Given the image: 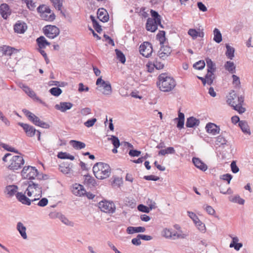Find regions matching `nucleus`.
Returning <instances> with one entry per match:
<instances>
[{"label": "nucleus", "instance_id": "393cba45", "mask_svg": "<svg viewBox=\"0 0 253 253\" xmlns=\"http://www.w3.org/2000/svg\"><path fill=\"white\" fill-rule=\"evenodd\" d=\"M72 192L74 195L76 196H82L85 195V190L83 185L81 184H75L73 186Z\"/></svg>", "mask_w": 253, "mask_h": 253}, {"label": "nucleus", "instance_id": "7ed1b4c3", "mask_svg": "<svg viewBox=\"0 0 253 253\" xmlns=\"http://www.w3.org/2000/svg\"><path fill=\"white\" fill-rule=\"evenodd\" d=\"M93 172L96 178L103 179L108 177L111 174V168L109 165L102 163H97L93 167Z\"/></svg>", "mask_w": 253, "mask_h": 253}, {"label": "nucleus", "instance_id": "a18cd8bd", "mask_svg": "<svg viewBox=\"0 0 253 253\" xmlns=\"http://www.w3.org/2000/svg\"><path fill=\"white\" fill-rule=\"evenodd\" d=\"M90 18L92 22L93 27L96 31L100 33L102 31L101 26L99 24L98 22L96 20L94 17L92 15L90 16Z\"/></svg>", "mask_w": 253, "mask_h": 253}, {"label": "nucleus", "instance_id": "72a5a7b5", "mask_svg": "<svg viewBox=\"0 0 253 253\" xmlns=\"http://www.w3.org/2000/svg\"><path fill=\"white\" fill-rule=\"evenodd\" d=\"M156 204L154 203L153 204H151L149 205V208L148 207L144 206L142 204H140L137 206V209L139 211L145 212V213H148L150 211V209H152L153 208H155L156 207L155 206Z\"/></svg>", "mask_w": 253, "mask_h": 253}, {"label": "nucleus", "instance_id": "1a4fd4ad", "mask_svg": "<svg viewBox=\"0 0 253 253\" xmlns=\"http://www.w3.org/2000/svg\"><path fill=\"white\" fill-rule=\"evenodd\" d=\"M18 125L23 128L27 136L28 137H33L35 135L36 132H37L38 139L40 140L41 132L36 130L34 126L21 122H19Z\"/></svg>", "mask_w": 253, "mask_h": 253}, {"label": "nucleus", "instance_id": "b1692460", "mask_svg": "<svg viewBox=\"0 0 253 253\" xmlns=\"http://www.w3.org/2000/svg\"><path fill=\"white\" fill-rule=\"evenodd\" d=\"M97 17L103 22H106L109 20V15L106 9L103 8H99L97 11Z\"/></svg>", "mask_w": 253, "mask_h": 253}, {"label": "nucleus", "instance_id": "864d4df0", "mask_svg": "<svg viewBox=\"0 0 253 253\" xmlns=\"http://www.w3.org/2000/svg\"><path fill=\"white\" fill-rule=\"evenodd\" d=\"M27 95L33 99L39 102L40 103L43 104H44V102H43L38 96H37L35 92L32 89L30 90Z\"/></svg>", "mask_w": 253, "mask_h": 253}, {"label": "nucleus", "instance_id": "412c9836", "mask_svg": "<svg viewBox=\"0 0 253 253\" xmlns=\"http://www.w3.org/2000/svg\"><path fill=\"white\" fill-rule=\"evenodd\" d=\"M192 162L194 166L201 170L205 171L208 169V167L200 158L193 157Z\"/></svg>", "mask_w": 253, "mask_h": 253}, {"label": "nucleus", "instance_id": "c9c22d12", "mask_svg": "<svg viewBox=\"0 0 253 253\" xmlns=\"http://www.w3.org/2000/svg\"><path fill=\"white\" fill-rule=\"evenodd\" d=\"M175 150L173 147H169L164 149L159 150V155L165 156L168 154H174Z\"/></svg>", "mask_w": 253, "mask_h": 253}, {"label": "nucleus", "instance_id": "052dcab7", "mask_svg": "<svg viewBox=\"0 0 253 253\" xmlns=\"http://www.w3.org/2000/svg\"><path fill=\"white\" fill-rule=\"evenodd\" d=\"M59 170L64 174H69L71 171V169L69 167H66L64 165L59 166Z\"/></svg>", "mask_w": 253, "mask_h": 253}, {"label": "nucleus", "instance_id": "f3484780", "mask_svg": "<svg viewBox=\"0 0 253 253\" xmlns=\"http://www.w3.org/2000/svg\"><path fill=\"white\" fill-rule=\"evenodd\" d=\"M206 129L208 133L213 135L218 134L220 131L219 126L212 123H208L206 125Z\"/></svg>", "mask_w": 253, "mask_h": 253}, {"label": "nucleus", "instance_id": "a19ab883", "mask_svg": "<svg viewBox=\"0 0 253 253\" xmlns=\"http://www.w3.org/2000/svg\"><path fill=\"white\" fill-rule=\"evenodd\" d=\"M174 228L177 230V231H174V232L176 233V234H178L181 237H177V239H184L186 238L187 236V235L184 233H183V232L181 230V228L179 224H175L173 225Z\"/></svg>", "mask_w": 253, "mask_h": 253}, {"label": "nucleus", "instance_id": "09e8293b", "mask_svg": "<svg viewBox=\"0 0 253 253\" xmlns=\"http://www.w3.org/2000/svg\"><path fill=\"white\" fill-rule=\"evenodd\" d=\"M230 201L234 203H237L239 205H244L245 203V200L241 198L238 195H235L230 199Z\"/></svg>", "mask_w": 253, "mask_h": 253}, {"label": "nucleus", "instance_id": "79ce46f5", "mask_svg": "<svg viewBox=\"0 0 253 253\" xmlns=\"http://www.w3.org/2000/svg\"><path fill=\"white\" fill-rule=\"evenodd\" d=\"M197 78L199 80L201 81V82H202V84L204 85H205L207 84L208 85L212 84L213 82V80H214V79H212L211 77V79H210V78H208L207 77V74L205 75V77H202L197 76Z\"/></svg>", "mask_w": 253, "mask_h": 253}, {"label": "nucleus", "instance_id": "2eb2a0df", "mask_svg": "<svg viewBox=\"0 0 253 253\" xmlns=\"http://www.w3.org/2000/svg\"><path fill=\"white\" fill-rule=\"evenodd\" d=\"M22 112L26 116V117L28 118V119L32 122L35 125L38 126L41 120L39 117L36 116L35 114L31 113L27 109H23Z\"/></svg>", "mask_w": 253, "mask_h": 253}, {"label": "nucleus", "instance_id": "39448f33", "mask_svg": "<svg viewBox=\"0 0 253 253\" xmlns=\"http://www.w3.org/2000/svg\"><path fill=\"white\" fill-rule=\"evenodd\" d=\"M97 89L102 91L105 95H110L112 93L111 84L109 81H105L102 79V77L98 78L96 82Z\"/></svg>", "mask_w": 253, "mask_h": 253}, {"label": "nucleus", "instance_id": "e2e57ef3", "mask_svg": "<svg viewBox=\"0 0 253 253\" xmlns=\"http://www.w3.org/2000/svg\"><path fill=\"white\" fill-rule=\"evenodd\" d=\"M231 170L233 173H236L239 171V168L236 165V162L235 161H233L230 165Z\"/></svg>", "mask_w": 253, "mask_h": 253}, {"label": "nucleus", "instance_id": "c85d7f7f", "mask_svg": "<svg viewBox=\"0 0 253 253\" xmlns=\"http://www.w3.org/2000/svg\"><path fill=\"white\" fill-rule=\"evenodd\" d=\"M16 229L19 232L21 237L24 239H26L27 238V235L26 232V228L23 225V224L21 222H18L17 224Z\"/></svg>", "mask_w": 253, "mask_h": 253}, {"label": "nucleus", "instance_id": "774afa93", "mask_svg": "<svg viewBox=\"0 0 253 253\" xmlns=\"http://www.w3.org/2000/svg\"><path fill=\"white\" fill-rule=\"evenodd\" d=\"M189 35L191 36L193 39H195L198 37V31L195 29H190L188 31Z\"/></svg>", "mask_w": 253, "mask_h": 253}, {"label": "nucleus", "instance_id": "7c9ffc66", "mask_svg": "<svg viewBox=\"0 0 253 253\" xmlns=\"http://www.w3.org/2000/svg\"><path fill=\"white\" fill-rule=\"evenodd\" d=\"M239 239L237 237L232 238L231 242L230 244V248H234L236 251H239L242 247V243H238Z\"/></svg>", "mask_w": 253, "mask_h": 253}, {"label": "nucleus", "instance_id": "0e129e2a", "mask_svg": "<svg viewBox=\"0 0 253 253\" xmlns=\"http://www.w3.org/2000/svg\"><path fill=\"white\" fill-rule=\"evenodd\" d=\"M26 3L28 8L33 10L36 7L35 3L33 2L32 0H23Z\"/></svg>", "mask_w": 253, "mask_h": 253}, {"label": "nucleus", "instance_id": "dca6fc26", "mask_svg": "<svg viewBox=\"0 0 253 253\" xmlns=\"http://www.w3.org/2000/svg\"><path fill=\"white\" fill-rule=\"evenodd\" d=\"M27 29L26 24L21 21H18L14 25V32L18 34H23Z\"/></svg>", "mask_w": 253, "mask_h": 253}, {"label": "nucleus", "instance_id": "20e7f679", "mask_svg": "<svg viewBox=\"0 0 253 253\" xmlns=\"http://www.w3.org/2000/svg\"><path fill=\"white\" fill-rule=\"evenodd\" d=\"M36 181H30L28 186L25 191L29 197H31L33 195L35 197L32 200V201H36L42 197V193L41 192V187H39Z\"/></svg>", "mask_w": 253, "mask_h": 253}, {"label": "nucleus", "instance_id": "13d9d810", "mask_svg": "<svg viewBox=\"0 0 253 253\" xmlns=\"http://www.w3.org/2000/svg\"><path fill=\"white\" fill-rule=\"evenodd\" d=\"M232 177V175L230 173H226L220 176V179L226 181L228 184H230Z\"/></svg>", "mask_w": 253, "mask_h": 253}, {"label": "nucleus", "instance_id": "bb28decb", "mask_svg": "<svg viewBox=\"0 0 253 253\" xmlns=\"http://www.w3.org/2000/svg\"><path fill=\"white\" fill-rule=\"evenodd\" d=\"M226 133V131L222 132L221 134L216 137V144L217 145L223 147H224V145H229V143L224 136V134Z\"/></svg>", "mask_w": 253, "mask_h": 253}, {"label": "nucleus", "instance_id": "9b49d317", "mask_svg": "<svg viewBox=\"0 0 253 253\" xmlns=\"http://www.w3.org/2000/svg\"><path fill=\"white\" fill-rule=\"evenodd\" d=\"M98 207L101 211L106 213H113L115 211V206L113 202L102 201L98 203Z\"/></svg>", "mask_w": 253, "mask_h": 253}, {"label": "nucleus", "instance_id": "9d476101", "mask_svg": "<svg viewBox=\"0 0 253 253\" xmlns=\"http://www.w3.org/2000/svg\"><path fill=\"white\" fill-rule=\"evenodd\" d=\"M44 34L49 39H54L59 35L60 31L55 26L46 25L43 29Z\"/></svg>", "mask_w": 253, "mask_h": 253}, {"label": "nucleus", "instance_id": "58836bf2", "mask_svg": "<svg viewBox=\"0 0 253 253\" xmlns=\"http://www.w3.org/2000/svg\"><path fill=\"white\" fill-rule=\"evenodd\" d=\"M213 41L216 43H219L222 40V35L220 31L217 28L213 30Z\"/></svg>", "mask_w": 253, "mask_h": 253}, {"label": "nucleus", "instance_id": "4c0bfd02", "mask_svg": "<svg viewBox=\"0 0 253 253\" xmlns=\"http://www.w3.org/2000/svg\"><path fill=\"white\" fill-rule=\"evenodd\" d=\"M226 51L225 54L226 56L230 59H232L234 57L235 49L231 47L228 44H226Z\"/></svg>", "mask_w": 253, "mask_h": 253}, {"label": "nucleus", "instance_id": "5fc2aeb1", "mask_svg": "<svg viewBox=\"0 0 253 253\" xmlns=\"http://www.w3.org/2000/svg\"><path fill=\"white\" fill-rule=\"evenodd\" d=\"M108 140H111L114 147L119 148L120 147V142L119 138L117 137L114 135H112L110 138H108Z\"/></svg>", "mask_w": 253, "mask_h": 253}, {"label": "nucleus", "instance_id": "6ab92c4d", "mask_svg": "<svg viewBox=\"0 0 253 253\" xmlns=\"http://www.w3.org/2000/svg\"><path fill=\"white\" fill-rule=\"evenodd\" d=\"M173 121L176 124V127L179 130H181L184 128L185 121V116L184 113L180 112V111H179L178 113V117L174 119Z\"/></svg>", "mask_w": 253, "mask_h": 253}, {"label": "nucleus", "instance_id": "473e14b6", "mask_svg": "<svg viewBox=\"0 0 253 253\" xmlns=\"http://www.w3.org/2000/svg\"><path fill=\"white\" fill-rule=\"evenodd\" d=\"M69 143L73 148L77 150L83 149L85 147L84 143L79 141L72 140L70 141Z\"/></svg>", "mask_w": 253, "mask_h": 253}, {"label": "nucleus", "instance_id": "a878e982", "mask_svg": "<svg viewBox=\"0 0 253 253\" xmlns=\"http://www.w3.org/2000/svg\"><path fill=\"white\" fill-rule=\"evenodd\" d=\"M200 124V120L192 116L188 118L186 122V126L189 128H193L198 126Z\"/></svg>", "mask_w": 253, "mask_h": 253}, {"label": "nucleus", "instance_id": "ea45409f", "mask_svg": "<svg viewBox=\"0 0 253 253\" xmlns=\"http://www.w3.org/2000/svg\"><path fill=\"white\" fill-rule=\"evenodd\" d=\"M41 17L43 20L48 21H52L55 18V15L53 13L48 14L47 12L41 14Z\"/></svg>", "mask_w": 253, "mask_h": 253}, {"label": "nucleus", "instance_id": "c756f323", "mask_svg": "<svg viewBox=\"0 0 253 253\" xmlns=\"http://www.w3.org/2000/svg\"><path fill=\"white\" fill-rule=\"evenodd\" d=\"M145 230L144 227L129 226L126 229V232L129 234H132L135 233L144 232L145 231Z\"/></svg>", "mask_w": 253, "mask_h": 253}, {"label": "nucleus", "instance_id": "49530a36", "mask_svg": "<svg viewBox=\"0 0 253 253\" xmlns=\"http://www.w3.org/2000/svg\"><path fill=\"white\" fill-rule=\"evenodd\" d=\"M115 52L117 59L123 64L126 62V57L124 54L119 49H116Z\"/></svg>", "mask_w": 253, "mask_h": 253}, {"label": "nucleus", "instance_id": "de8ad7c7", "mask_svg": "<svg viewBox=\"0 0 253 253\" xmlns=\"http://www.w3.org/2000/svg\"><path fill=\"white\" fill-rule=\"evenodd\" d=\"M206 64L204 61V60H201L197 62H196L195 63L193 64V68L195 69L198 70H203L205 67Z\"/></svg>", "mask_w": 253, "mask_h": 253}, {"label": "nucleus", "instance_id": "f03ea898", "mask_svg": "<svg viewBox=\"0 0 253 253\" xmlns=\"http://www.w3.org/2000/svg\"><path fill=\"white\" fill-rule=\"evenodd\" d=\"M159 43L161 45L159 49V58L166 59L171 52L170 47L169 45L168 39L166 37V32L159 30Z\"/></svg>", "mask_w": 253, "mask_h": 253}, {"label": "nucleus", "instance_id": "680f3d73", "mask_svg": "<svg viewBox=\"0 0 253 253\" xmlns=\"http://www.w3.org/2000/svg\"><path fill=\"white\" fill-rule=\"evenodd\" d=\"M96 121L97 120L96 118H92L84 122V125L87 127H90L92 126Z\"/></svg>", "mask_w": 253, "mask_h": 253}, {"label": "nucleus", "instance_id": "4d7b16f0", "mask_svg": "<svg viewBox=\"0 0 253 253\" xmlns=\"http://www.w3.org/2000/svg\"><path fill=\"white\" fill-rule=\"evenodd\" d=\"M194 223L201 232H205L206 231V227L205 224L200 221L199 219Z\"/></svg>", "mask_w": 253, "mask_h": 253}, {"label": "nucleus", "instance_id": "f257e3e1", "mask_svg": "<svg viewBox=\"0 0 253 253\" xmlns=\"http://www.w3.org/2000/svg\"><path fill=\"white\" fill-rule=\"evenodd\" d=\"M176 82L167 72L159 74V90L163 92H169L176 86Z\"/></svg>", "mask_w": 253, "mask_h": 253}, {"label": "nucleus", "instance_id": "f8f14e48", "mask_svg": "<svg viewBox=\"0 0 253 253\" xmlns=\"http://www.w3.org/2000/svg\"><path fill=\"white\" fill-rule=\"evenodd\" d=\"M205 60L207 63V77L210 79L211 77L214 80L215 78L214 73L216 70L215 63L209 57L206 58Z\"/></svg>", "mask_w": 253, "mask_h": 253}, {"label": "nucleus", "instance_id": "f704fd0d", "mask_svg": "<svg viewBox=\"0 0 253 253\" xmlns=\"http://www.w3.org/2000/svg\"><path fill=\"white\" fill-rule=\"evenodd\" d=\"M225 69L231 74L236 72V66L233 62L230 61H226L224 64Z\"/></svg>", "mask_w": 253, "mask_h": 253}, {"label": "nucleus", "instance_id": "c03bdc74", "mask_svg": "<svg viewBox=\"0 0 253 253\" xmlns=\"http://www.w3.org/2000/svg\"><path fill=\"white\" fill-rule=\"evenodd\" d=\"M57 157L61 159H69L71 160H74L75 159V157L74 156H72L67 152H59L57 155Z\"/></svg>", "mask_w": 253, "mask_h": 253}, {"label": "nucleus", "instance_id": "603ef678", "mask_svg": "<svg viewBox=\"0 0 253 253\" xmlns=\"http://www.w3.org/2000/svg\"><path fill=\"white\" fill-rule=\"evenodd\" d=\"M54 7L58 10L61 11L63 0H51Z\"/></svg>", "mask_w": 253, "mask_h": 253}, {"label": "nucleus", "instance_id": "8fccbe9b", "mask_svg": "<svg viewBox=\"0 0 253 253\" xmlns=\"http://www.w3.org/2000/svg\"><path fill=\"white\" fill-rule=\"evenodd\" d=\"M84 182L89 185L94 186L96 185L95 179L89 175H85Z\"/></svg>", "mask_w": 253, "mask_h": 253}, {"label": "nucleus", "instance_id": "6e6552de", "mask_svg": "<svg viewBox=\"0 0 253 253\" xmlns=\"http://www.w3.org/2000/svg\"><path fill=\"white\" fill-rule=\"evenodd\" d=\"M24 164V160L21 156H13L9 159L8 168L12 170L20 169Z\"/></svg>", "mask_w": 253, "mask_h": 253}, {"label": "nucleus", "instance_id": "4be33fe9", "mask_svg": "<svg viewBox=\"0 0 253 253\" xmlns=\"http://www.w3.org/2000/svg\"><path fill=\"white\" fill-rule=\"evenodd\" d=\"M26 193L25 192V194H23L22 192H17L16 194V197L17 200L23 204L29 206L31 205V202H33V199H30L29 198H27L25 196Z\"/></svg>", "mask_w": 253, "mask_h": 253}, {"label": "nucleus", "instance_id": "69168bd1", "mask_svg": "<svg viewBox=\"0 0 253 253\" xmlns=\"http://www.w3.org/2000/svg\"><path fill=\"white\" fill-rule=\"evenodd\" d=\"M91 113V110L89 107H85L83 108L80 111V113L82 116H85Z\"/></svg>", "mask_w": 253, "mask_h": 253}, {"label": "nucleus", "instance_id": "5701e85b", "mask_svg": "<svg viewBox=\"0 0 253 253\" xmlns=\"http://www.w3.org/2000/svg\"><path fill=\"white\" fill-rule=\"evenodd\" d=\"M0 13L4 19H7L11 14V11L7 4L2 3L0 6Z\"/></svg>", "mask_w": 253, "mask_h": 253}, {"label": "nucleus", "instance_id": "37998d69", "mask_svg": "<svg viewBox=\"0 0 253 253\" xmlns=\"http://www.w3.org/2000/svg\"><path fill=\"white\" fill-rule=\"evenodd\" d=\"M2 54L7 56H11L16 49L8 46H4L2 49Z\"/></svg>", "mask_w": 253, "mask_h": 253}, {"label": "nucleus", "instance_id": "bf43d9fd", "mask_svg": "<svg viewBox=\"0 0 253 253\" xmlns=\"http://www.w3.org/2000/svg\"><path fill=\"white\" fill-rule=\"evenodd\" d=\"M38 185H39L40 187H41V192H42V191H45L48 188V185L47 183L42 180H39L38 182H37Z\"/></svg>", "mask_w": 253, "mask_h": 253}, {"label": "nucleus", "instance_id": "2f4dec72", "mask_svg": "<svg viewBox=\"0 0 253 253\" xmlns=\"http://www.w3.org/2000/svg\"><path fill=\"white\" fill-rule=\"evenodd\" d=\"M239 126H240L243 132L249 134H251L250 127L248 123L246 121L242 120L241 121V122H239Z\"/></svg>", "mask_w": 253, "mask_h": 253}, {"label": "nucleus", "instance_id": "aec40b11", "mask_svg": "<svg viewBox=\"0 0 253 253\" xmlns=\"http://www.w3.org/2000/svg\"><path fill=\"white\" fill-rule=\"evenodd\" d=\"M73 106V104L71 102H61L59 104L55 105V108L59 110L62 112H65L67 110L70 109Z\"/></svg>", "mask_w": 253, "mask_h": 253}, {"label": "nucleus", "instance_id": "cd10ccee", "mask_svg": "<svg viewBox=\"0 0 253 253\" xmlns=\"http://www.w3.org/2000/svg\"><path fill=\"white\" fill-rule=\"evenodd\" d=\"M36 42L39 46V48L41 49L44 48L46 45L50 44L43 36H40L37 39Z\"/></svg>", "mask_w": 253, "mask_h": 253}, {"label": "nucleus", "instance_id": "e433bc0d", "mask_svg": "<svg viewBox=\"0 0 253 253\" xmlns=\"http://www.w3.org/2000/svg\"><path fill=\"white\" fill-rule=\"evenodd\" d=\"M237 96L238 95L235 93V91L232 90L229 93V98L227 100V103L231 106H232V104H235V103H236V102L235 100L237 99Z\"/></svg>", "mask_w": 253, "mask_h": 253}, {"label": "nucleus", "instance_id": "423d86ee", "mask_svg": "<svg viewBox=\"0 0 253 253\" xmlns=\"http://www.w3.org/2000/svg\"><path fill=\"white\" fill-rule=\"evenodd\" d=\"M150 12L153 18H148L146 24V28L147 31L153 32L157 29L158 24V12L152 9Z\"/></svg>", "mask_w": 253, "mask_h": 253}, {"label": "nucleus", "instance_id": "0eeeda50", "mask_svg": "<svg viewBox=\"0 0 253 253\" xmlns=\"http://www.w3.org/2000/svg\"><path fill=\"white\" fill-rule=\"evenodd\" d=\"M21 175L25 179H34L37 176H38V179H41L38 175L37 169L31 166L24 167L21 171Z\"/></svg>", "mask_w": 253, "mask_h": 253}, {"label": "nucleus", "instance_id": "6e6d98bb", "mask_svg": "<svg viewBox=\"0 0 253 253\" xmlns=\"http://www.w3.org/2000/svg\"><path fill=\"white\" fill-rule=\"evenodd\" d=\"M49 92L52 95L55 96H58L61 94L62 91L60 88L58 87H55L50 89Z\"/></svg>", "mask_w": 253, "mask_h": 253}, {"label": "nucleus", "instance_id": "ddd939ff", "mask_svg": "<svg viewBox=\"0 0 253 253\" xmlns=\"http://www.w3.org/2000/svg\"><path fill=\"white\" fill-rule=\"evenodd\" d=\"M152 51V45L149 42H144L139 46L140 53L144 57H149L151 55Z\"/></svg>", "mask_w": 253, "mask_h": 253}, {"label": "nucleus", "instance_id": "3c124183", "mask_svg": "<svg viewBox=\"0 0 253 253\" xmlns=\"http://www.w3.org/2000/svg\"><path fill=\"white\" fill-rule=\"evenodd\" d=\"M231 107H233L234 110L237 111L240 114H243L246 111L245 108L243 107L242 105L235 103V104H232Z\"/></svg>", "mask_w": 253, "mask_h": 253}, {"label": "nucleus", "instance_id": "a211bd4d", "mask_svg": "<svg viewBox=\"0 0 253 253\" xmlns=\"http://www.w3.org/2000/svg\"><path fill=\"white\" fill-rule=\"evenodd\" d=\"M17 190V186L15 185H9L5 187L3 192L7 197L10 198L13 197L15 194L16 195Z\"/></svg>", "mask_w": 253, "mask_h": 253}, {"label": "nucleus", "instance_id": "4468645a", "mask_svg": "<svg viewBox=\"0 0 253 253\" xmlns=\"http://www.w3.org/2000/svg\"><path fill=\"white\" fill-rule=\"evenodd\" d=\"M161 235L163 237L170 239V240H176L177 237H181L178 234H176L172 229L165 228L161 232Z\"/></svg>", "mask_w": 253, "mask_h": 253}, {"label": "nucleus", "instance_id": "338daca9", "mask_svg": "<svg viewBox=\"0 0 253 253\" xmlns=\"http://www.w3.org/2000/svg\"><path fill=\"white\" fill-rule=\"evenodd\" d=\"M187 215L188 216L192 219L194 223L197 221L199 218L198 216L193 212L187 211Z\"/></svg>", "mask_w": 253, "mask_h": 253}]
</instances>
